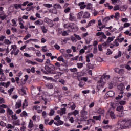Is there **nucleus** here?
I'll list each match as a JSON object with an SVG mask.
<instances>
[{"instance_id": "obj_39", "label": "nucleus", "mask_w": 131, "mask_h": 131, "mask_svg": "<svg viewBox=\"0 0 131 131\" xmlns=\"http://www.w3.org/2000/svg\"><path fill=\"white\" fill-rule=\"evenodd\" d=\"M7 128L13 129L15 128V126L11 125V124H7Z\"/></svg>"}, {"instance_id": "obj_55", "label": "nucleus", "mask_w": 131, "mask_h": 131, "mask_svg": "<svg viewBox=\"0 0 131 131\" xmlns=\"http://www.w3.org/2000/svg\"><path fill=\"white\" fill-rule=\"evenodd\" d=\"M6 60L7 63H11V62H12V60L11 59V58H9L8 57L6 58Z\"/></svg>"}, {"instance_id": "obj_29", "label": "nucleus", "mask_w": 131, "mask_h": 131, "mask_svg": "<svg viewBox=\"0 0 131 131\" xmlns=\"http://www.w3.org/2000/svg\"><path fill=\"white\" fill-rule=\"evenodd\" d=\"M7 114L9 115H13L14 114V112H13V110L10 108H8L7 110Z\"/></svg>"}, {"instance_id": "obj_17", "label": "nucleus", "mask_w": 131, "mask_h": 131, "mask_svg": "<svg viewBox=\"0 0 131 131\" xmlns=\"http://www.w3.org/2000/svg\"><path fill=\"white\" fill-rule=\"evenodd\" d=\"M69 105L72 110H75L76 108V105L73 102L70 103Z\"/></svg>"}, {"instance_id": "obj_2", "label": "nucleus", "mask_w": 131, "mask_h": 131, "mask_svg": "<svg viewBox=\"0 0 131 131\" xmlns=\"http://www.w3.org/2000/svg\"><path fill=\"white\" fill-rule=\"evenodd\" d=\"M96 36H99L98 37V41L100 42H104V39H107V36L105 34V33L103 32H98L96 33Z\"/></svg>"}, {"instance_id": "obj_10", "label": "nucleus", "mask_w": 131, "mask_h": 131, "mask_svg": "<svg viewBox=\"0 0 131 131\" xmlns=\"http://www.w3.org/2000/svg\"><path fill=\"white\" fill-rule=\"evenodd\" d=\"M21 106H22V101H21V100H19L16 102L15 109H19V108L21 107Z\"/></svg>"}, {"instance_id": "obj_57", "label": "nucleus", "mask_w": 131, "mask_h": 131, "mask_svg": "<svg viewBox=\"0 0 131 131\" xmlns=\"http://www.w3.org/2000/svg\"><path fill=\"white\" fill-rule=\"evenodd\" d=\"M110 75H106V76H105L103 77H103H102V79H105V80H108V79H110Z\"/></svg>"}, {"instance_id": "obj_49", "label": "nucleus", "mask_w": 131, "mask_h": 131, "mask_svg": "<svg viewBox=\"0 0 131 131\" xmlns=\"http://www.w3.org/2000/svg\"><path fill=\"white\" fill-rule=\"evenodd\" d=\"M109 20H110V17L107 16L103 20V22H105L106 23H107V22H108Z\"/></svg>"}, {"instance_id": "obj_33", "label": "nucleus", "mask_w": 131, "mask_h": 131, "mask_svg": "<svg viewBox=\"0 0 131 131\" xmlns=\"http://www.w3.org/2000/svg\"><path fill=\"white\" fill-rule=\"evenodd\" d=\"M97 112L99 114H104L105 111L102 108H99L98 109V110L97 111Z\"/></svg>"}, {"instance_id": "obj_21", "label": "nucleus", "mask_w": 131, "mask_h": 131, "mask_svg": "<svg viewBox=\"0 0 131 131\" xmlns=\"http://www.w3.org/2000/svg\"><path fill=\"white\" fill-rule=\"evenodd\" d=\"M125 124L129 128V127H131V120H128L125 121Z\"/></svg>"}, {"instance_id": "obj_31", "label": "nucleus", "mask_w": 131, "mask_h": 131, "mask_svg": "<svg viewBox=\"0 0 131 131\" xmlns=\"http://www.w3.org/2000/svg\"><path fill=\"white\" fill-rule=\"evenodd\" d=\"M4 43L5 45H12V42L10 40L6 39L4 40Z\"/></svg>"}, {"instance_id": "obj_16", "label": "nucleus", "mask_w": 131, "mask_h": 131, "mask_svg": "<svg viewBox=\"0 0 131 131\" xmlns=\"http://www.w3.org/2000/svg\"><path fill=\"white\" fill-rule=\"evenodd\" d=\"M82 15H83V11H80L79 12L77 15V19L78 20H81V18H82Z\"/></svg>"}, {"instance_id": "obj_42", "label": "nucleus", "mask_w": 131, "mask_h": 131, "mask_svg": "<svg viewBox=\"0 0 131 131\" xmlns=\"http://www.w3.org/2000/svg\"><path fill=\"white\" fill-rule=\"evenodd\" d=\"M44 7H46V8H52L53 7V5L50 4H43Z\"/></svg>"}, {"instance_id": "obj_44", "label": "nucleus", "mask_w": 131, "mask_h": 131, "mask_svg": "<svg viewBox=\"0 0 131 131\" xmlns=\"http://www.w3.org/2000/svg\"><path fill=\"white\" fill-rule=\"evenodd\" d=\"M46 88H48V89H53V86L52 83H47L46 85Z\"/></svg>"}, {"instance_id": "obj_14", "label": "nucleus", "mask_w": 131, "mask_h": 131, "mask_svg": "<svg viewBox=\"0 0 131 131\" xmlns=\"http://www.w3.org/2000/svg\"><path fill=\"white\" fill-rule=\"evenodd\" d=\"M102 117V116H101V115H99L98 116H94L93 117V119H94L95 120H99V121H101V118Z\"/></svg>"}, {"instance_id": "obj_23", "label": "nucleus", "mask_w": 131, "mask_h": 131, "mask_svg": "<svg viewBox=\"0 0 131 131\" xmlns=\"http://www.w3.org/2000/svg\"><path fill=\"white\" fill-rule=\"evenodd\" d=\"M13 125H15V126L21 125V122L20 121V120H17L14 121Z\"/></svg>"}, {"instance_id": "obj_62", "label": "nucleus", "mask_w": 131, "mask_h": 131, "mask_svg": "<svg viewBox=\"0 0 131 131\" xmlns=\"http://www.w3.org/2000/svg\"><path fill=\"white\" fill-rule=\"evenodd\" d=\"M102 46H103V47H108V46H109V43L106 41L103 42Z\"/></svg>"}, {"instance_id": "obj_37", "label": "nucleus", "mask_w": 131, "mask_h": 131, "mask_svg": "<svg viewBox=\"0 0 131 131\" xmlns=\"http://www.w3.org/2000/svg\"><path fill=\"white\" fill-rule=\"evenodd\" d=\"M20 116L26 117V116H27V113L26 112V111H23V112L20 114Z\"/></svg>"}, {"instance_id": "obj_32", "label": "nucleus", "mask_w": 131, "mask_h": 131, "mask_svg": "<svg viewBox=\"0 0 131 131\" xmlns=\"http://www.w3.org/2000/svg\"><path fill=\"white\" fill-rule=\"evenodd\" d=\"M66 114V108L64 107L61 109L60 115Z\"/></svg>"}, {"instance_id": "obj_26", "label": "nucleus", "mask_w": 131, "mask_h": 131, "mask_svg": "<svg viewBox=\"0 0 131 131\" xmlns=\"http://www.w3.org/2000/svg\"><path fill=\"white\" fill-rule=\"evenodd\" d=\"M40 28H41L43 33H47V32H48V29H47V28H46V27H45V26H41Z\"/></svg>"}, {"instance_id": "obj_40", "label": "nucleus", "mask_w": 131, "mask_h": 131, "mask_svg": "<svg viewBox=\"0 0 131 131\" xmlns=\"http://www.w3.org/2000/svg\"><path fill=\"white\" fill-rule=\"evenodd\" d=\"M126 7L124 5L121 6L120 7V11H122L123 12H124L126 11Z\"/></svg>"}, {"instance_id": "obj_13", "label": "nucleus", "mask_w": 131, "mask_h": 131, "mask_svg": "<svg viewBox=\"0 0 131 131\" xmlns=\"http://www.w3.org/2000/svg\"><path fill=\"white\" fill-rule=\"evenodd\" d=\"M43 78L46 79V80L50 81H55V79L53 78V77H47L46 76H43Z\"/></svg>"}, {"instance_id": "obj_15", "label": "nucleus", "mask_w": 131, "mask_h": 131, "mask_svg": "<svg viewBox=\"0 0 131 131\" xmlns=\"http://www.w3.org/2000/svg\"><path fill=\"white\" fill-rule=\"evenodd\" d=\"M35 25H42L43 24V20L41 19L36 20L35 22Z\"/></svg>"}, {"instance_id": "obj_25", "label": "nucleus", "mask_w": 131, "mask_h": 131, "mask_svg": "<svg viewBox=\"0 0 131 131\" xmlns=\"http://www.w3.org/2000/svg\"><path fill=\"white\" fill-rule=\"evenodd\" d=\"M33 126H34L33 121H32V120H30V122L28 125V127L31 129V128H32Z\"/></svg>"}, {"instance_id": "obj_19", "label": "nucleus", "mask_w": 131, "mask_h": 131, "mask_svg": "<svg viewBox=\"0 0 131 131\" xmlns=\"http://www.w3.org/2000/svg\"><path fill=\"white\" fill-rule=\"evenodd\" d=\"M54 8L55 10H57V9H58V10H61V9H62V7L61 6V5H60V4H55L54 5Z\"/></svg>"}, {"instance_id": "obj_27", "label": "nucleus", "mask_w": 131, "mask_h": 131, "mask_svg": "<svg viewBox=\"0 0 131 131\" xmlns=\"http://www.w3.org/2000/svg\"><path fill=\"white\" fill-rule=\"evenodd\" d=\"M86 67H88V68L89 69H94L95 68V66L89 63L87 64Z\"/></svg>"}, {"instance_id": "obj_46", "label": "nucleus", "mask_w": 131, "mask_h": 131, "mask_svg": "<svg viewBox=\"0 0 131 131\" xmlns=\"http://www.w3.org/2000/svg\"><path fill=\"white\" fill-rule=\"evenodd\" d=\"M12 119L14 120H17L18 119V117L17 116V115L15 114L14 115H12Z\"/></svg>"}, {"instance_id": "obj_22", "label": "nucleus", "mask_w": 131, "mask_h": 131, "mask_svg": "<svg viewBox=\"0 0 131 131\" xmlns=\"http://www.w3.org/2000/svg\"><path fill=\"white\" fill-rule=\"evenodd\" d=\"M4 15H6V13L4 11V7L0 6V16H4Z\"/></svg>"}, {"instance_id": "obj_61", "label": "nucleus", "mask_w": 131, "mask_h": 131, "mask_svg": "<svg viewBox=\"0 0 131 131\" xmlns=\"http://www.w3.org/2000/svg\"><path fill=\"white\" fill-rule=\"evenodd\" d=\"M11 30L13 33H15V32H17V28L15 27L11 28Z\"/></svg>"}, {"instance_id": "obj_9", "label": "nucleus", "mask_w": 131, "mask_h": 131, "mask_svg": "<svg viewBox=\"0 0 131 131\" xmlns=\"http://www.w3.org/2000/svg\"><path fill=\"white\" fill-rule=\"evenodd\" d=\"M86 109V106H84L83 107V109L81 111V115L82 117L85 116V115H88V112L85 111Z\"/></svg>"}, {"instance_id": "obj_12", "label": "nucleus", "mask_w": 131, "mask_h": 131, "mask_svg": "<svg viewBox=\"0 0 131 131\" xmlns=\"http://www.w3.org/2000/svg\"><path fill=\"white\" fill-rule=\"evenodd\" d=\"M91 16V14L88 12H85L83 14V19H89Z\"/></svg>"}, {"instance_id": "obj_59", "label": "nucleus", "mask_w": 131, "mask_h": 131, "mask_svg": "<svg viewBox=\"0 0 131 131\" xmlns=\"http://www.w3.org/2000/svg\"><path fill=\"white\" fill-rule=\"evenodd\" d=\"M6 18H7L6 14H4V15H2V16H1V21H4V20H5Z\"/></svg>"}, {"instance_id": "obj_18", "label": "nucleus", "mask_w": 131, "mask_h": 131, "mask_svg": "<svg viewBox=\"0 0 131 131\" xmlns=\"http://www.w3.org/2000/svg\"><path fill=\"white\" fill-rule=\"evenodd\" d=\"M14 7L16 10H18V9H22V4H14Z\"/></svg>"}, {"instance_id": "obj_11", "label": "nucleus", "mask_w": 131, "mask_h": 131, "mask_svg": "<svg viewBox=\"0 0 131 131\" xmlns=\"http://www.w3.org/2000/svg\"><path fill=\"white\" fill-rule=\"evenodd\" d=\"M114 91H109L106 93L107 97H110V98H112V97H114Z\"/></svg>"}, {"instance_id": "obj_35", "label": "nucleus", "mask_w": 131, "mask_h": 131, "mask_svg": "<svg viewBox=\"0 0 131 131\" xmlns=\"http://www.w3.org/2000/svg\"><path fill=\"white\" fill-rule=\"evenodd\" d=\"M9 96H11L13 92H14V88H10L8 91Z\"/></svg>"}, {"instance_id": "obj_5", "label": "nucleus", "mask_w": 131, "mask_h": 131, "mask_svg": "<svg viewBox=\"0 0 131 131\" xmlns=\"http://www.w3.org/2000/svg\"><path fill=\"white\" fill-rule=\"evenodd\" d=\"M105 82H104V80L103 77H101L100 80L97 82V88L98 90H100L101 88H103L105 86Z\"/></svg>"}, {"instance_id": "obj_36", "label": "nucleus", "mask_w": 131, "mask_h": 131, "mask_svg": "<svg viewBox=\"0 0 131 131\" xmlns=\"http://www.w3.org/2000/svg\"><path fill=\"white\" fill-rule=\"evenodd\" d=\"M55 115V110L54 109H51L50 110L49 115L50 116H53Z\"/></svg>"}, {"instance_id": "obj_41", "label": "nucleus", "mask_w": 131, "mask_h": 131, "mask_svg": "<svg viewBox=\"0 0 131 131\" xmlns=\"http://www.w3.org/2000/svg\"><path fill=\"white\" fill-rule=\"evenodd\" d=\"M77 66L79 68V69H80L81 68H82V67H83V63H77Z\"/></svg>"}, {"instance_id": "obj_28", "label": "nucleus", "mask_w": 131, "mask_h": 131, "mask_svg": "<svg viewBox=\"0 0 131 131\" xmlns=\"http://www.w3.org/2000/svg\"><path fill=\"white\" fill-rule=\"evenodd\" d=\"M121 55H122V52H121V51H119L118 55L114 56L115 59H118V58H120V57H121Z\"/></svg>"}, {"instance_id": "obj_20", "label": "nucleus", "mask_w": 131, "mask_h": 131, "mask_svg": "<svg viewBox=\"0 0 131 131\" xmlns=\"http://www.w3.org/2000/svg\"><path fill=\"white\" fill-rule=\"evenodd\" d=\"M114 38H115V36H112V37H108L107 39L106 40V41L110 43V42L113 41L114 40Z\"/></svg>"}, {"instance_id": "obj_1", "label": "nucleus", "mask_w": 131, "mask_h": 131, "mask_svg": "<svg viewBox=\"0 0 131 131\" xmlns=\"http://www.w3.org/2000/svg\"><path fill=\"white\" fill-rule=\"evenodd\" d=\"M45 69L47 71V73L48 72V73H50L51 74H56V72L54 71L55 70V66L52 64L46 65L45 67Z\"/></svg>"}, {"instance_id": "obj_30", "label": "nucleus", "mask_w": 131, "mask_h": 131, "mask_svg": "<svg viewBox=\"0 0 131 131\" xmlns=\"http://www.w3.org/2000/svg\"><path fill=\"white\" fill-rule=\"evenodd\" d=\"M69 32H70V30L64 31L62 32V36H67V35H68Z\"/></svg>"}, {"instance_id": "obj_6", "label": "nucleus", "mask_w": 131, "mask_h": 131, "mask_svg": "<svg viewBox=\"0 0 131 131\" xmlns=\"http://www.w3.org/2000/svg\"><path fill=\"white\" fill-rule=\"evenodd\" d=\"M44 22L47 23L50 27H53L54 26V23L53 20L50 19L49 18H45L44 19Z\"/></svg>"}, {"instance_id": "obj_56", "label": "nucleus", "mask_w": 131, "mask_h": 131, "mask_svg": "<svg viewBox=\"0 0 131 131\" xmlns=\"http://www.w3.org/2000/svg\"><path fill=\"white\" fill-rule=\"evenodd\" d=\"M35 60L37 61V62H38L39 63H43V59H41L40 58H36Z\"/></svg>"}, {"instance_id": "obj_60", "label": "nucleus", "mask_w": 131, "mask_h": 131, "mask_svg": "<svg viewBox=\"0 0 131 131\" xmlns=\"http://www.w3.org/2000/svg\"><path fill=\"white\" fill-rule=\"evenodd\" d=\"M123 96H122V94L119 95L117 97H116V100H120V99H122L123 98Z\"/></svg>"}, {"instance_id": "obj_50", "label": "nucleus", "mask_w": 131, "mask_h": 131, "mask_svg": "<svg viewBox=\"0 0 131 131\" xmlns=\"http://www.w3.org/2000/svg\"><path fill=\"white\" fill-rule=\"evenodd\" d=\"M49 121H50V119H49V118L45 119L44 123L46 125H48V124H49Z\"/></svg>"}, {"instance_id": "obj_54", "label": "nucleus", "mask_w": 131, "mask_h": 131, "mask_svg": "<svg viewBox=\"0 0 131 131\" xmlns=\"http://www.w3.org/2000/svg\"><path fill=\"white\" fill-rule=\"evenodd\" d=\"M116 40H118L119 42H122L124 40V38H117Z\"/></svg>"}, {"instance_id": "obj_45", "label": "nucleus", "mask_w": 131, "mask_h": 131, "mask_svg": "<svg viewBox=\"0 0 131 131\" xmlns=\"http://www.w3.org/2000/svg\"><path fill=\"white\" fill-rule=\"evenodd\" d=\"M70 71L73 73L77 72V69L76 68H71L70 69Z\"/></svg>"}, {"instance_id": "obj_7", "label": "nucleus", "mask_w": 131, "mask_h": 131, "mask_svg": "<svg viewBox=\"0 0 131 131\" xmlns=\"http://www.w3.org/2000/svg\"><path fill=\"white\" fill-rule=\"evenodd\" d=\"M108 113L110 114V117L112 119H115V118H116L114 111L110 109L108 111Z\"/></svg>"}, {"instance_id": "obj_47", "label": "nucleus", "mask_w": 131, "mask_h": 131, "mask_svg": "<svg viewBox=\"0 0 131 131\" xmlns=\"http://www.w3.org/2000/svg\"><path fill=\"white\" fill-rule=\"evenodd\" d=\"M114 85V82H110L108 83V88L112 89Z\"/></svg>"}, {"instance_id": "obj_24", "label": "nucleus", "mask_w": 131, "mask_h": 131, "mask_svg": "<svg viewBox=\"0 0 131 131\" xmlns=\"http://www.w3.org/2000/svg\"><path fill=\"white\" fill-rule=\"evenodd\" d=\"M57 61H59V62H63V63H66V60L64 59V58H63V56H62L57 58Z\"/></svg>"}, {"instance_id": "obj_8", "label": "nucleus", "mask_w": 131, "mask_h": 131, "mask_svg": "<svg viewBox=\"0 0 131 131\" xmlns=\"http://www.w3.org/2000/svg\"><path fill=\"white\" fill-rule=\"evenodd\" d=\"M74 14L72 13H70L69 20V21H71L72 22H74V21H76V17L74 16Z\"/></svg>"}, {"instance_id": "obj_3", "label": "nucleus", "mask_w": 131, "mask_h": 131, "mask_svg": "<svg viewBox=\"0 0 131 131\" xmlns=\"http://www.w3.org/2000/svg\"><path fill=\"white\" fill-rule=\"evenodd\" d=\"M11 48L10 51L12 50L10 53L11 55L17 56L19 54V52H20V50L17 49V46L16 45H11Z\"/></svg>"}, {"instance_id": "obj_63", "label": "nucleus", "mask_w": 131, "mask_h": 131, "mask_svg": "<svg viewBox=\"0 0 131 131\" xmlns=\"http://www.w3.org/2000/svg\"><path fill=\"white\" fill-rule=\"evenodd\" d=\"M84 52H85V51L84 50V49H81L80 51H79V55H80L81 56V55H82V54H84Z\"/></svg>"}, {"instance_id": "obj_64", "label": "nucleus", "mask_w": 131, "mask_h": 131, "mask_svg": "<svg viewBox=\"0 0 131 131\" xmlns=\"http://www.w3.org/2000/svg\"><path fill=\"white\" fill-rule=\"evenodd\" d=\"M64 12L66 13H69V12H70V7L67 8L66 9H64Z\"/></svg>"}, {"instance_id": "obj_48", "label": "nucleus", "mask_w": 131, "mask_h": 131, "mask_svg": "<svg viewBox=\"0 0 131 131\" xmlns=\"http://www.w3.org/2000/svg\"><path fill=\"white\" fill-rule=\"evenodd\" d=\"M74 36L78 39V40H81V37L79 35H77L76 34H74Z\"/></svg>"}, {"instance_id": "obj_51", "label": "nucleus", "mask_w": 131, "mask_h": 131, "mask_svg": "<svg viewBox=\"0 0 131 131\" xmlns=\"http://www.w3.org/2000/svg\"><path fill=\"white\" fill-rule=\"evenodd\" d=\"M59 82H60V83H61V84L65 85V80L62 79H60L59 80Z\"/></svg>"}, {"instance_id": "obj_52", "label": "nucleus", "mask_w": 131, "mask_h": 131, "mask_svg": "<svg viewBox=\"0 0 131 131\" xmlns=\"http://www.w3.org/2000/svg\"><path fill=\"white\" fill-rule=\"evenodd\" d=\"M48 51V49H47V46H42V51L44 52V53H46Z\"/></svg>"}, {"instance_id": "obj_43", "label": "nucleus", "mask_w": 131, "mask_h": 131, "mask_svg": "<svg viewBox=\"0 0 131 131\" xmlns=\"http://www.w3.org/2000/svg\"><path fill=\"white\" fill-rule=\"evenodd\" d=\"M129 26H130V23H126L124 24L123 28H126L127 27H129Z\"/></svg>"}, {"instance_id": "obj_58", "label": "nucleus", "mask_w": 131, "mask_h": 131, "mask_svg": "<svg viewBox=\"0 0 131 131\" xmlns=\"http://www.w3.org/2000/svg\"><path fill=\"white\" fill-rule=\"evenodd\" d=\"M117 106H118V102H115L113 105H112V107L113 108V109H115L116 107H117Z\"/></svg>"}, {"instance_id": "obj_53", "label": "nucleus", "mask_w": 131, "mask_h": 131, "mask_svg": "<svg viewBox=\"0 0 131 131\" xmlns=\"http://www.w3.org/2000/svg\"><path fill=\"white\" fill-rule=\"evenodd\" d=\"M33 9V6H31L30 7H27L25 8L26 11H27L28 12H29V11H31Z\"/></svg>"}, {"instance_id": "obj_34", "label": "nucleus", "mask_w": 131, "mask_h": 131, "mask_svg": "<svg viewBox=\"0 0 131 131\" xmlns=\"http://www.w3.org/2000/svg\"><path fill=\"white\" fill-rule=\"evenodd\" d=\"M72 114H73V115H74L75 116H76V115L79 114V112L78 111V110H75L72 113Z\"/></svg>"}, {"instance_id": "obj_4", "label": "nucleus", "mask_w": 131, "mask_h": 131, "mask_svg": "<svg viewBox=\"0 0 131 131\" xmlns=\"http://www.w3.org/2000/svg\"><path fill=\"white\" fill-rule=\"evenodd\" d=\"M124 109L123 106L121 105L117 106L116 111H118L119 115H117V116H119L120 117L123 116V114H124V112H123Z\"/></svg>"}, {"instance_id": "obj_38", "label": "nucleus", "mask_w": 131, "mask_h": 131, "mask_svg": "<svg viewBox=\"0 0 131 131\" xmlns=\"http://www.w3.org/2000/svg\"><path fill=\"white\" fill-rule=\"evenodd\" d=\"M30 37H31V34H27V35L24 38V40H27L28 38Z\"/></svg>"}]
</instances>
